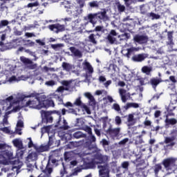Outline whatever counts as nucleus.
<instances>
[{"instance_id":"nucleus-1","label":"nucleus","mask_w":177,"mask_h":177,"mask_svg":"<svg viewBox=\"0 0 177 177\" xmlns=\"http://www.w3.org/2000/svg\"><path fill=\"white\" fill-rule=\"evenodd\" d=\"M87 20L91 24L95 26L97 21L102 23V21H107L109 20V16H107V11L104 10L96 13H90L87 15Z\"/></svg>"},{"instance_id":"nucleus-2","label":"nucleus","mask_w":177,"mask_h":177,"mask_svg":"<svg viewBox=\"0 0 177 177\" xmlns=\"http://www.w3.org/2000/svg\"><path fill=\"white\" fill-rule=\"evenodd\" d=\"M28 97H35V100H28L26 103V107H30L31 109H37V110H41V100L39 98V93H31L28 95H24V98Z\"/></svg>"},{"instance_id":"nucleus-3","label":"nucleus","mask_w":177,"mask_h":177,"mask_svg":"<svg viewBox=\"0 0 177 177\" xmlns=\"http://www.w3.org/2000/svg\"><path fill=\"white\" fill-rule=\"evenodd\" d=\"M176 158H167L162 161V165L165 167L166 171H171L174 172L176 171Z\"/></svg>"},{"instance_id":"nucleus-4","label":"nucleus","mask_w":177,"mask_h":177,"mask_svg":"<svg viewBox=\"0 0 177 177\" xmlns=\"http://www.w3.org/2000/svg\"><path fill=\"white\" fill-rule=\"evenodd\" d=\"M136 175L140 177H146L147 171H146V165H145V160L138 158L136 160Z\"/></svg>"},{"instance_id":"nucleus-5","label":"nucleus","mask_w":177,"mask_h":177,"mask_svg":"<svg viewBox=\"0 0 177 177\" xmlns=\"http://www.w3.org/2000/svg\"><path fill=\"white\" fill-rule=\"evenodd\" d=\"M41 109H49L55 107V102L52 99H46V95H43L39 97Z\"/></svg>"},{"instance_id":"nucleus-6","label":"nucleus","mask_w":177,"mask_h":177,"mask_svg":"<svg viewBox=\"0 0 177 177\" xmlns=\"http://www.w3.org/2000/svg\"><path fill=\"white\" fill-rule=\"evenodd\" d=\"M109 158L107 155H102L99 152L94 154V160H95L97 164H107Z\"/></svg>"},{"instance_id":"nucleus-7","label":"nucleus","mask_w":177,"mask_h":177,"mask_svg":"<svg viewBox=\"0 0 177 177\" xmlns=\"http://www.w3.org/2000/svg\"><path fill=\"white\" fill-rule=\"evenodd\" d=\"M120 132H121V128L117 127L115 129H113V126L111 125L109 129L106 130V135H109L111 136V138H117V136H120Z\"/></svg>"},{"instance_id":"nucleus-8","label":"nucleus","mask_w":177,"mask_h":177,"mask_svg":"<svg viewBox=\"0 0 177 177\" xmlns=\"http://www.w3.org/2000/svg\"><path fill=\"white\" fill-rule=\"evenodd\" d=\"M133 41L140 45H143L149 42V37L144 35H136L133 37Z\"/></svg>"},{"instance_id":"nucleus-9","label":"nucleus","mask_w":177,"mask_h":177,"mask_svg":"<svg viewBox=\"0 0 177 177\" xmlns=\"http://www.w3.org/2000/svg\"><path fill=\"white\" fill-rule=\"evenodd\" d=\"M48 28L50 31H53L56 34H59V32H63V31H65L66 26H64V25H60V24H55L49 25Z\"/></svg>"},{"instance_id":"nucleus-10","label":"nucleus","mask_w":177,"mask_h":177,"mask_svg":"<svg viewBox=\"0 0 177 177\" xmlns=\"http://www.w3.org/2000/svg\"><path fill=\"white\" fill-rule=\"evenodd\" d=\"M50 164L49 163V161L48 162L46 167L44 169V167H40V169L41 170V172H43L42 174H41V177H52V172H53V169L50 167Z\"/></svg>"},{"instance_id":"nucleus-11","label":"nucleus","mask_w":177,"mask_h":177,"mask_svg":"<svg viewBox=\"0 0 177 177\" xmlns=\"http://www.w3.org/2000/svg\"><path fill=\"white\" fill-rule=\"evenodd\" d=\"M42 121L44 124L53 122V117L50 115V113L46 111H41Z\"/></svg>"},{"instance_id":"nucleus-12","label":"nucleus","mask_w":177,"mask_h":177,"mask_svg":"<svg viewBox=\"0 0 177 177\" xmlns=\"http://www.w3.org/2000/svg\"><path fill=\"white\" fill-rule=\"evenodd\" d=\"M97 168L100 177H109V164L106 163L104 165H98Z\"/></svg>"},{"instance_id":"nucleus-13","label":"nucleus","mask_w":177,"mask_h":177,"mask_svg":"<svg viewBox=\"0 0 177 177\" xmlns=\"http://www.w3.org/2000/svg\"><path fill=\"white\" fill-rule=\"evenodd\" d=\"M81 158H82V161H83V165L80 166V168H82V169H88V168H86V161H91V153H82L80 155Z\"/></svg>"},{"instance_id":"nucleus-14","label":"nucleus","mask_w":177,"mask_h":177,"mask_svg":"<svg viewBox=\"0 0 177 177\" xmlns=\"http://www.w3.org/2000/svg\"><path fill=\"white\" fill-rule=\"evenodd\" d=\"M147 59V54L145 53L135 55L131 58L133 62H135L136 63H142V62H145V59Z\"/></svg>"},{"instance_id":"nucleus-15","label":"nucleus","mask_w":177,"mask_h":177,"mask_svg":"<svg viewBox=\"0 0 177 177\" xmlns=\"http://www.w3.org/2000/svg\"><path fill=\"white\" fill-rule=\"evenodd\" d=\"M161 82H162V80H161V78L152 77L148 84H150L153 89H156L157 86H158Z\"/></svg>"},{"instance_id":"nucleus-16","label":"nucleus","mask_w":177,"mask_h":177,"mask_svg":"<svg viewBox=\"0 0 177 177\" xmlns=\"http://www.w3.org/2000/svg\"><path fill=\"white\" fill-rule=\"evenodd\" d=\"M12 171H17V174H19V170L21 168V167H23V162L21 161H20V160H13L12 162Z\"/></svg>"},{"instance_id":"nucleus-17","label":"nucleus","mask_w":177,"mask_h":177,"mask_svg":"<svg viewBox=\"0 0 177 177\" xmlns=\"http://www.w3.org/2000/svg\"><path fill=\"white\" fill-rule=\"evenodd\" d=\"M96 142V137L93 136L92 133L89 134L88 136V141L86 142V146L88 147V149H93L95 147L92 143Z\"/></svg>"},{"instance_id":"nucleus-18","label":"nucleus","mask_w":177,"mask_h":177,"mask_svg":"<svg viewBox=\"0 0 177 177\" xmlns=\"http://www.w3.org/2000/svg\"><path fill=\"white\" fill-rule=\"evenodd\" d=\"M69 50H71V53H73V55L75 57H78L79 59H81V57H82V52H81V50L76 48L74 46L70 47Z\"/></svg>"},{"instance_id":"nucleus-19","label":"nucleus","mask_w":177,"mask_h":177,"mask_svg":"<svg viewBox=\"0 0 177 177\" xmlns=\"http://www.w3.org/2000/svg\"><path fill=\"white\" fill-rule=\"evenodd\" d=\"M84 70H86L88 74H93V67L88 62H84L82 63Z\"/></svg>"},{"instance_id":"nucleus-20","label":"nucleus","mask_w":177,"mask_h":177,"mask_svg":"<svg viewBox=\"0 0 177 177\" xmlns=\"http://www.w3.org/2000/svg\"><path fill=\"white\" fill-rule=\"evenodd\" d=\"M37 160H38V153L37 152H31L26 157V160L28 161V162L37 161Z\"/></svg>"},{"instance_id":"nucleus-21","label":"nucleus","mask_w":177,"mask_h":177,"mask_svg":"<svg viewBox=\"0 0 177 177\" xmlns=\"http://www.w3.org/2000/svg\"><path fill=\"white\" fill-rule=\"evenodd\" d=\"M26 39L20 37L18 39H15L12 40L13 46H21V45H24L26 44Z\"/></svg>"},{"instance_id":"nucleus-22","label":"nucleus","mask_w":177,"mask_h":177,"mask_svg":"<svg viewBox=\"0 0 177 177\" xmlns=\"http://www.w3.org/2000/svg\"><path fill=\"white\" fill-rule=\"evenodd\" d=\"M167 45H169V46H174V45H175V43H174V31L167 32Z\"/></svg>"},{"instance_id":"nucleus-23","label":"nucleus","mask_w":177,"mask_h":177,"mask_svg":"<svg viewBox=\"0 0 177 177\" xmlns=\"http://www.w3.org/2000/svg\"><path fill=\"white\" fill-rule=\"evenodd\" d=\"M153 71V67L149 66H144L141 68V72L146 75H151Z\"/></svg>"},{"instance_id":"nucleus-24","label":"nucleus","mask_w":177,"mask_h":177,"mask_svg":"<svg viewBox=\"0 0 177 177\" xmlns=\"http://www.w3.org/2000/svg\"><path fill=\"white\" fill-rule=\"evenodd\" d=\"M127 53L125 54V56L129 59V57H131V56H132L135 52H138L139 49H138L136 47H131L130 48H127Z\"/></svg>"},{"instance_id":"nucleus-25","label":"nucleus","mask_w":177,"mask_h":177,"mask_svg":"<svg viewBox=\"0 0 177 177\" xmlns=\"http://www.w3.org/2000/svg\"><path fill=\"white\" fill-rule=\"evenodd\" d=\"M12 143L15 147H17V149H19V150H22V149H24L23 147V142L17 138L13 140Z\"/></svg>"},{"instance_id":"nucleus-26","label":"nucleus","mask_w":177,"mask_h":177,"mask_svg":"<svg viewBox=\"0 0 177 177\" xmlns=\"http://www.w3.org/2000/svg\"><path fill=\"white\" fill-rule=\"evenodd\" d=\"M90 154H91L90 157L91 158L92 153H90ZM91 162H88L86 163V168H87V169H91V168H95V166L96 165V164H97L96 162V160H95V158H91Z\"/></svg>"},{"instance_id":"nucleus-27","label":"nucleus","mask_w":177,"mask_h":177,"mask_svg":"<svg viewBox=\"0 0 177 177\" xmlns=\"http://www.w3.org/2000/svg\"><path fill=\"white\" fill-rule=\"evenodd\" d=\"M84 96H86L87 99H88L91 106H95V104H96V100H95V97H93V95H92L91 93H85Z\"/></svg>"},{"instance_id":"nucleus-28","label":"nucleus","mask_w":177,"mask_h":177,"mask_svg":"<svg viewBox=\"0 0 177 177\" xmlns=\"http://www.w3.org/2000/svg\"><path fill=\"white\" fill-rule=\"evenodd\" d=\"M37 153H44V151H48L49 150V146L48 145H41L40 147L35 148Z\"/></svg>"},{"instance_id":"nucleus-29","label":"nucleus","mask_w":177,"mask_h":177,"mask_svg":"<svg viewBox=\"0 0 177 177\" xmlns=\"http://www.w3.org/2000/svg\"><path fill=\"white\" fill-rule=\"evenodd\" d=\"M20 61L21 62V63H23L24 64H25V66H28V64H32V61L24 56H21L20 57Z\"/></svg>"},{"instance_id":"nucleus-30","label":"nucleus","mask_w":177,"mask_h":177,"mask_svg":"<svg viewBox=\"0 0 177 177\" xmlns=\"http://www.w3.org/2000/svg\"><path fill=\"white\" fill-rule=\"evenodd\" d=\"M99 36V33H96V34H91L88 36V41L91 42V44H94L95 45H96V44H97V41H96V39L95 38V37H97Z\"/></svg>"},{"instance_id":"nucleus-31","label":"nucleus","mask_w":177,"mask_h":177,"mask_svg":"<svg viewBox=\"0 0 177 177\" xmlns=\"http://www.w3.org/2000/svg\"><path fill=\"white\" fill-rule=\"evenodd\" d=\"M127 122L129 123V126L135 125V123L136 122H135L133 114L132 113L129 114L128 118H127Z\"/></svg>"},{"instance_id":"nucleus-32","label":"nucleus","mask_w":177,"mask_h":177,"mask_svg":"<svg viewBox=\"0 0 177 177\" xmlns=\"http://www.w3.org/2000/svg\"><path fill=\"white\" fill-rule=\"evenodd\" d=\"M62 68L66 71H71L73 69V66L67 62L62 63Z\"/></svg>"},{"instance_id":"nucleus-33","label":"nucleus","mask_w":177,"mask_h":177,"mask_svg":"<svg viewBox=\"0 0 177 177\" xmlns=\"http://www.w3.org/2000/svg\"><path fill=\"white\" fill-rule=\"evenodd\" d=\"M73 136L75 139H81V138H85V134L82 131H76L73 134Z\"/></svg>"},{"instance_id":"nucleus-34","label":"nucleus","mask_w":177,"mask_h":177,"mask_svg":"<svg viewBox=\"0 0 177 177\" xmlns=\"http://www.w3.org/2000/svg\"><path fill=\"white\" fill-rule=\"evenodd\" d=\"M165 122L167 125H175L177 123V120L175 118L166 119Z\"/></svg>"},{"instance_id":"nucleus-35","label":"nucleus","mask_w":177,"mask_h":177,"mask_svg":"<svg viewBox=\"0 0 177 177\" xmlns=\"http://www.w3.org/2000/svg\"><path fill=\"white\" fill-rule=\"evenodd\" d=\"M149 17H151L152 20H158L161 17L160 15L156 14L154 12H150L149 15H147Z\"/></svg>"},{"instance_id":"nucleus-36","label":"nucleus","mask_w":177,"mask_h":177,"mask_svg":"<svg viewBox=\"0 0 177 177\" xmlns=\"http://www.w3.org/2000/svg\"><path fill=\"white\" fill-rule=\"evenodd\" d=\"M111 109L113 110H115V111H117V113H121V106H120V104H118L117 103H114L112 105Z\"/></svg>"},{"instance_id":"nucleus-37","label":"nucleus","mask_w":177,"mask_h":177,"mask_svg":"<svg viewBox=\"0 0 177 177\" xmlns=\"http://www.w3.org/2000/svg\"><path fill=\"white\" fill-rule=\"evenodd\" d=\"M162 169V166L160 164H156L154 167V172L156 175H158L160 171Z\"/></svg>"},{"instance_id":"nucleus-38","label":"nucleus","mask_w":177,"mask_h":177,"mask_svg":"<svg viewBox=\"0 0 177 177\" xmlns=\"http://www.w3.org/2000/svg\"><path fill=\"white\" fill-rule=\"evenodd\" d=\"M8 164V160H6V158L3 156V155L0 154V165H6Z\"/></svg>"},{"instance_id":"nucleus-39","label":"nucleus","mask_w":177,"mask_h":177,"mask_svg":"<svg viewBox=\"0 0 177 177\" xmlns=\"http://www.w3.org/2000/svg\"><path fill=\"white\" fill-rule=\"evenodd\" d=\"M50 128H52L51 126H44L41 128V132L42 133H49L50 131Z\"/></svg>"},{"instance_id":"nucleus-40","label":"nucleus","mask_w":177,"mask_h":177,"mask_svg":"<svg viewBox=\"0 0 177 177\" xmlns=\"http://www.w3.org/2000/svg\"><path fill=\"white\" fill-rule=\"evenodd\" d=\"M102 146L103 147H104L105 151H109V150H110V147H107V148L106 147V146H109V141H107V140L106 139H103L102 141Z\"/></svg>"},{"instance_id":"nucleus-41","label":"nucleus","mask_w":177,"mask_h":177,"mask_svg":"<svg viewBox=\"0 0 177 177\" xmlns=\"http://www.w3.org/2000/svg\"><path fill=\"white\" fill-rule=\"evenodd\" d=\"M63 125L60 127L61 129H64V131H67V129H68L70 128V127L67 124V120H66L65 119H64L63 120Z\"/></svg>"},{"instance_id":"nucleus-42","label":"nucleus","mask_w":177,"mask_h":177,"mask_svg":"<svg viewBox=\"0 0 177 177\" xmlns=\"http://www.w3.org/2000/svg\"><path fill=\"white\" fill-rule=\"evenodd\" d=\"M66 146L68 149H74L77 147V142H69Z\"/></svg>"},{"instance_id":"nucleus-43","label":"nucleus","mask_w":177,"mask_h":177,"mask_svg":"<svg viewBox=\"0 0 177 177\" xmlns=\"http://www.w3.org/2000/svg\"><path fill=\"white\" fill-rule=\"evenodd\" d=\"M90 8H99V3L97 1H93L88 3Z\"/></svg>"},{"instance_id":"nucleus-44","label":"nucleus","mask_w":177,"mask_h":177,"mask_svg":"<svg viewBox=\"0 0 177 177\" xmlns=\"http://www.w3.org/2000/svg\"><path fill=\"white\" fill-rule=\"evenodd\" d=\"M117 6L118 12H120V13L125 12V6L121 5V3H118Z\"/></svg>"},{"instance_id":"nucleus-45","label":"nucleus","mask_w":177,"mask_h":177,"mask_svg":"<svg viewBox=\"0 0 177 177\" xmlns=\"http://www.w3.org/2000/svg\"><path fill=\"white\" fill-rule=\"evenodd\" d=\"M73 104L75 106H82H82H84V104H82V101H81V97H80L76 99V100L75 101Z\"/></svg>"},{"instance_id":"nucleus-46","label":"nucleus","mask_w":177,"mask_h":177,"mask_svg":"<svg viewBox=\"0 0 177 177\" xmlns=\"http://www.w3.org/2000/svg\"><path fill=\"white\" fill-rule=\"evenodd\" d=\"M140 11L141 15H147V10L146 9V7H145V5L140 6Z\"/></svg>"},{"instance_id":"nucleus-47","label":"nucleus","mask_w":177,"mask_h":177,"mask_svg":"<svg viewBox=\"0 0 177 177\" xmlns=\"http://www.w3.org/2000/svg\"><path fill=\"white\" fill-rule=\"evenodd\" d=\"M106 39L109 41V44H114L115 42V39L114 36H111L110 35H108Z\"/></svg>"},{"instance_id":"nucleus-48","label":"nucleus","mask_w":177,"mask_h":177,"mask_svg":"<svg viewBox=\"0 0 177 177\" xmlns=\"http://www.w3.org/2000/svg\"><path fill=\"white\" fill-rule=\"evenodd\" d=\"M45 85L47 86H55V85H56V82L54 80H49L46 82Z\"/></svg>"},{"instance_id":"nucleus-49","label":"nucleus","mask_w":177,"mask_h":177,"mask_svg":"<svg viewBox=\"0 0 177 177\" xmlns=\"http://www.w3.org/2000/svg\"><path fill=\"white\" fill-rule=\"evenodd\" d=\"M52 114H57V115L59 116V121L58 122H60L62 120V112L60 111H52Z\"/></svg>"},{"instance_id":"nucleus-50","label":"nucleus","mask_w":177,"mask_h":177,"mask_svg":"<svg viewBox=\"0 0 177 177\" xmlns=\"http://www.w3.org/2000/svg\"><path fill=\"white\" fill-rule=\"evenodd\" d=\"M64 157L65 161H68L71 159V155L70 154V152H65L64 154Z\"/></svg>"},{"instance_id":"nucleus-51","label":"nucleus","mask_w":177,"mask_h":177,"mask_svg":"<svg viewBox=\"0 0 177 177\" xmlns=\"http://www.w3.org/2000/svg\"><path fill=\"white\" fill-rule=\"evenodd\" d=\"M115 122L116 125H121L122 120H121V118L120 116H116L115 118Z\"/></svg>"},{"instance_id":"nucleus-52","label":"nucleus","mask_w":177,"mask_h":177,"mask_svg":"<svg viewBox=\"0 0 177 177\" xmlns=\"http://www.w3.org/2000/svg\"><path fill=\"white\" fill-rule=\"evenodd\" d=\"M145 80H147V78H146V77H144V78L141 77V78H138V81H139L140 84L141 85V86H143V85H146V84H147V83H145Z\"/></svg>"},{"instance_id":"nucleus-53","label":"nucleus","mask_w":177,"mask_h":177,"mask_svg":"<svg viewBox=\"0 0 177 177\" xmlns=\"http://www.w3.org/2000/svg\"><path fill=\"white\" fill-rule=\"evenodd\" d=\"M26 43L24 44V45H26L27 46H34L35 45V42L32 41L31 40L28 39V40H26ZM28 42V43H26Z\"/></svg>"},{"instance_id":"nucleus-54","label":"nucleus","mask_w":177,"mask_h":177,"mask_svg":"<svg viewBox=\"0 0 177 177\" xmlns=\"http://www.w3.org/2000/svg\"><path fill=\"white\" fill-rule=\"evenodd\" d=\"M148 120H149V118L147 117V118H145V121L144 122V125H145V127H151V121Z\"/></svg>"},{"instance_id":"nucleus-55","label":"nucleus","mask_w":177,"mask_h":177,"mask_svg":"<svg viewBox=\"0 0 177 177\" xmlns=\"http://www.w3.org/2000/svg\"><path fill=\"white\" fill-rule=\"evenodd\" d=\"M39 6V3H38V1H35V3H30L28 4V8H34L35 6Z\"/></svg>"},{"instance_id":"nucleus-56","label":"nucleus","mask_w":177,"mask_h":177,"mask_svg":"<svg viewBox=\"0 0 177 177\" xmlns=\"http://www.w3.org/2000/svg\"><path fill=\"white\" fill-rule=\"evenodd\" d=\"M85 132H87L88 135H92V128H91L89 126H86L84 127Z\"/></svg>"},{"instance_id":"nucleus-57","label":"nucleus","mask_w":177,"mask_h":177,"mask_svg":"<svg viewBox=\"0 0 177 177\" xmlns=\"http://www.w3.org/2000/svg\"><path fill=\"white\" fill-rule=\"evenodd\" d=\"M37 44H38L39 45V46H45L46 43L44 42V40H41V39H36L35 40Z\"/></svg>"},{"instance_id":"nucleus-58","label":"nucleus","mask_w":177,"mask_h":177,"mask_svg":"<svg viewBox=\"0 0 177 177\" xmlns=\"http://www.w3.org/2000/svg\"><path fill=\"white\" fill-rule=\"evenodd\" d=\"M122 167L124 169H128V167H129V162L125 161L122 163Z\"/></svg>"},{"instance_id":"nucleus-59","label":"nucleus","mask_w":177,"mask_h":177,"mask_svg":"<svg viewBox=\"0 0 177 177\" xmlns=\"http://www.w3.org/2000/svg\"><path fill=\"white\" fill-rule=\"evenodd\" d=\"M130 108L133 107V109H139V104L135 102H129Z\"/></svg>"},{"instance_id":"nucleus-60","label":"nucleus","mask_w":177,"mask_h":177,"mask_svg":"<svg viewBox=\"0 0 177 177\" xmlns=\"http://www.w3.org/2000/svg\"><path fill=\"white\" fill-rule=\"evenodd\" d=\"M71 84V81L63 80L62 82V85H63L64 86H70Z\"/></svg>"},{"instance_id":"nucleus-61","label":"nucleus","mask_w":177,"mask_h":177,"mask_svg":"<svg viewBox=\"0 0 177 177\" xmlns=\"http://www.w3.org/2000/svg\"><path fill=\"white\" fill-rule=\"evenodd\" d=\"M0 24H1V27H6L9 24V21L8 20H1Z\"/></svg>"},{"instance_id":"nucleus-62","label":"nucleus","mask_w":177,"mask_h":177,"mask_svg":"<svg viewBox=\"0 0 177 177\" xmlns=\"http://www.w3.org/2000/svg\"><path fill=\"white\" fill-rule=\"evenodd\" d=\"M103 30V26H97L95 27L94 30H90L89 32H93L94 31H102Z\"/></svg>"},{"instance_id":"nucleus-63","label":"nucleus","mask_w":177,"mask_h":177,"mask_svg":"<svg viewBox=\"0 0 177 177\" xmlns=\"http://www.w3.org/2000/svg\"><path fill=\"white\" fill-rule=\"evenodd\" d=\"M77 3H78V5H80V8H84V6L85 5V1L77 0Z\"/></svg>"},{"instance_id":"nucleus-64","label":"nucleus","mask_w":177,"mask_h":177,"mask_svg":"<svg viewBox=\"0 0 177 177\" xmlns=\"http://www.w3.org/2000/svg\"><path fill=\"white\" fill-rule=\"evenodd\" d=\"M82 107L88 114H91V109H89V107H88V106H86V104H83Z\"/></svg>"}]
</instances>
